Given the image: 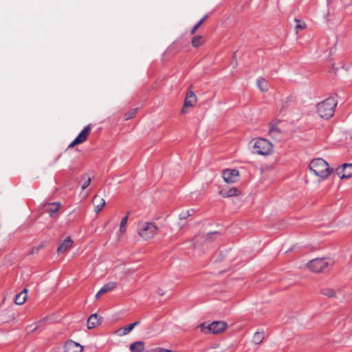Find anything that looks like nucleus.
I'll return each mask as SVG.
<instances>
[{"label":"nucleus","instance_id":"b1692460","mask_svg":"<svg viewBox=\"0 0 352 352\" xmlns=\"http://www.w3.org/2000/svg\"><path fill=\"white\" fill-rule=\"evenodd\" d=\"M195 212L194 209H189L186 210H183L179 215L180 219H186L188 217L192 215Z\"/></svg>","mask_w":352,"mask_h":352},{"label":"nucleus","instance_id":"5701e85b","mask_svg":"<svg viewBox=\"0 0 352 352\" xmlns=\"http://www.w3.org/2000/svg\"><path fill=\"white\" fill-rule=\"evenodd\" d=\"M321 293L329 298H333L336 296V292L331 288H324L321 290Z\"/></svg>","mask_w":352,"mask_h":352},{"label":"nucleus","instance_id":"c756f323","mask_svg":"<svg viewBox=\"0 0 352 352\" xmlns=\"http://www.w3.org/2000/svg\"><path fill=\"white\" fill-rule=\"evenodd\" d=\"M203 23V20H199L197 23H196L193 28L190 30V34H194L197 30L200 27V25Z\"/></svg>","mask_w":352,"mask_h":352},{"label":"nucleus","instance_id":"1a4fd4ad","mask_svg":"<svg viewBox=\"0 0 352 352\" xmlns=\"http://www.w3.org/2000/svg\"><path fill=\"white\" fill-rule=\"evenodd\" d=\"M197 102V96L194 94L192 91H188L186 94V98L184 100V103L183 108L182 109V113H185L186 107H192Z\"/></svg>","mask_w":352,"mask_h":352},{"label":"nucleus","instance_id":"4468645a","mask_svg":"<svg viewBox=\"0 0 352 352\" xmlns=\"http://www.w3.org/2000/svg\"><path fill=\"white\" fill-rule=\"evenodd\" d=\"M116 286V283L115 282H109L105 284L102 288L97 292L96 294V298H99L100 296L104 294L112 291Z\"/></svg>","mask_w":352,"mask_h":352},{"label":"nucleus","instance_id":"0eeeda50","mask_svg":"<svg viewBox=\"0 0 352 352\" xmlns=\"http://www.w3.org/2000/svg\"><path fill=\"white\" fill-rule=\"evenodd\" d=\"M239 177V172L236 169H225L223 172V177L228 184L236 182Z\"/></svg>","mask_w":352,"mask_h":352},{"label":"nucleus","instance_id":"7c9ffc66","mask_svg":"<svg viewBox=\"0 0 352 352\" xmlns=\"http://www.w3.org/2000/svg\"><path fill=\"white\" fill-rule=\"evenodd\" d=\"M137 110H138V109H132L131 111H130L128 113V114L126 115V120H129V119L132 118L134 116V115L135 114Z\"/></svg>","mask_w":352,"mask_h":352},{"label":"nucleus","instance_id":"a211bd4d","mask_svg":"<svg viewBox=\"0 0 352 352\" xmlns=\"http://www.w3.org/2000/svg\"><path fill=\"white\" fill-rule=\"evenodd\" d=\"M145 344L142 341H136L131 344V352H142L144 350Z\"/></svg>","mask_w":352,"mask_h":352},{"label":"nucleus","instance_id":"ea45409f","mask_svg":"<svg viewBox=\"0 0 352 352\" xmlns=\"http://www.w3.org/2000/svg\"><path fill=\"white\" fill-rule=\"evenodd\" d=\"M208 14H206L205 16H204V17L201 19V20H203V22L208 18Z\"/></svg>","mask_w":352,"mask_h":352},{"label":"nucleus","instance_id":"c9c22d12","mask_svg":"<svg viewBox=\"0 0 352 352\" xmlns=\"http://www.w3.org/2000/svg\"><path fill=\"white\" fill-rule=\"evenodd\" d=\"M42 323H43V321H42V320H41V321H39L38 323H36V325H35V327L32 329V331H35L36 329H37L40 327V325H41Z\"/></svg>","mask_w":352,"mask_h":352},{"label":"nucleus","instance_id":"f03ea898","mask_svg":"<svg viewBox=\"0 0 352 352\" xmlns=\"http://www.w3.org/2000/svg\"><path fill=\"white\" fill-rule=\"evenodd\" d=\"M337 104L338 101L335 97L327 98L318 103L317 112L320 118L328 120L334 115Z\"/></svg>","mask_w":352,"mask_h":352},{"label":"nucleus","instance_id":"6ab92c4d","mask_svg":"<svg viewBox=\"0 0 352 352\" xmlns=\"http://www.w3.org/2000/svg\"><path fill=\"white\" fill-rule=\"evenodd\" d=\"M28 290L24 289L21 293L18 294L14 299V302L16 305H23L27 299Z\"/></svg>","mask_w":352,"mask_h":352},{"label":"nucleus","instance_id":"c85d7f7f","mask_svg":"<svg viewBox=\"0 0 352 352\" xmlns=\"http://www.w3.org/2000/svg\"><path fill=\"white\" fill-rule=\"evenodd\" d=\"M133 329V326L130 324L122 329V335L124 336L129 333Z\"/></svg>","mask_w":352,"mask_h":352},{"label":"nucleus","instance_id":"cd10ccee","mask_svg":"<svg viewBox=\"0 0 352 352\" xmlns=\"http://www.w3.org/2000/svg\"><path fill=\"white\" fill-rule=\"evenodd\" d=\"M292 97L291 96H287L285 98L282 100V109H284L287 106V104L289 103L292 101Z\"/></svg>","mask_w":352,"mask_h":352},{"label":"nucleus","instance_id":"4c0bfd02","mask_svg":"<svg viewBox=\"0 0 352 352\" xmlns=\"http://www.w3.org/2000/svg\"><path fill=\"white\" fill-rule=\"evenodd\" d=\"M79 144L78 143H75V139L69 144V148L73 147L74 146Z\"/></svg>","mask_w":352,"mask_h":352},{"label":"nucleus","instance_id":"9d476101","mask_svg":"<svg viewBox=\"0 0 352 352\" xmlns=\"http://www.w3.org/2000/svg\"><path fill=\"white\" fill-rule=\"evenodd\" d=\"M65 352H82L83 347L78 342L67 340L64 346Z\"/></svg>","mask_w":352,"mask_h":352},{"label":"nucleus","instance_id":"f8f14e48","mask_svg":"<svg viewBox=\"0 0 352 352\" xmlns=\"http://www.w3.org/2000/svg\"><path fill=\"white\" fill-rule=\"evenodd\" d=\"M73 241L70 236L66 237L57 249L58 253H64L73 246Z\"/></svg>","mask_w":352,"mask_h":352},{"label":"nucleus","instance_id":"dca6fc26","mask_svg":"<svg viewBox=\"0 0 352 352\" xmlns=\"http://www.w3.org/2000/svg\"><path fill=\"white\" fill-rule=\"evenodd\" d=\"M60 202H53L49 204V206L46 208V210L51 217L54 218L56 217L55 214L60 209Z\"/></svg>","mask_w":352,"mask_h":352},{"label":"nucleus","instance_id":"a878e982","mask_svg":"<svg viewBox=\"0 0 352 352\" xmlns=\"http://www.w3.org/2000/svg\"><path fill=\"white\" fill-rule=\"evenodd\" d=\"M82 179H84V182L82 184L81 188L82 190L86 189L90 184L91 182V179L89 177H87V175H84L82 176Z\"/></svg>","mask_w":352,"mask_h":352},{"label":"nucleus","instance_id":"a19ab883","mask_svg":"<svg viewBox=\"0 0 352 352\" xmlns=\"http://www.w3.org/2000/svg\"><path fill=\"white\" fill-rule=\"evenodd\" d=\"M330 1H331V0H327V6H329V3H330Z\"/></svg>","mask_w":352,"mask_h":352},{"label":"nucleus","instance_id":"6e6552de","mask_svg":"<svg viewBox=\"0 0 352 352\" xmlns=\"http://www.w3.org/2000/svg\"><path fill=\"white\" fill-rule=\"evenodd\" d=\"M336 171L341 179L352 177V164H344L338 167Z\"/></svg>","mask_w":352,"mask_h":352},{"label":"nucleus","instance_id":"bb28decb","mask_svg":"<svg viewBox=\"0 0 352 352\" xmlns=\"http://www.w3.org/2000/svg\"><path fill=\"white\" fill-rule=\"evenodd\" d=\"M212 236H220V233L217 231L208 233L205 239V243H208L211 242Z\"/></svg>","mask_w":352,"mask_h":352},{"label":"nucleus","instance_id":"37998d69","mask_svg":"<svg viewBox=\"0 0 352 352\" xmlns=\"http://www.w3.org/2000/svg\"><path fill=\"white\" fill-rule=\"evenodd\" d=\"M295 21L298 23H300V21L299 20H297V19H295Z\"/></svg>","mask_w":352,"mask_h":352},{"label":"nucleus","instance_id":"e433bc0d","mask_svg":"<svg viewBox=\"0 0 352 352\" xmlns=\"http://www.w3.org/2000/svg\"><path fill=\"white\" fill-rule=\"evenodd\" d=\"M120 231L121 233H124L126 232V226H120Z\"/></svg>","mask_w":352,"mask_h":352},{"label":"nucleus","instance_id":"79ce46f5","mask_svg":"<svg viewBox=\"0 0 352 352\" xmlns=\"http://www.w3.org/2000/svg\"><path fill=\"white\" fill-rule=\"evenodd\" d=\"M159 294L160 295H163V293H162V292H159Z\"/></svg>","mask_w":352,"mask_h":352},{"label":"nucleus","instance_id":"aec40b11","mask_svg":"<svg viewBox=\"0 0 352 352\" xmlns=\"http://www.w3.org/2000/svg\"><path fill=\"white\" fill-rule=\"evenodd\" d=\"M264 339V331H256L252 338V342L255 344H261Z\"/></svg>","mask_w":352,"mask_h":352},{"label":"nucleus","instance_id":"473e14b6","mask_svg":"<svg viewBox=\"0 0 352 352\" xmlns=\"http://www.w3.org/2000/svg\"><path fill=\"white\" fill-rule=\"evenodd\" d=\"M128 217H129V214H127L125 217H124L122 219L121 222H120V226H122V227L126 226L127 220H128Z\"/></svg>","mask_w":352,"mask_h":352},{"label":"nucleus","instance_id":"412c9836","mask_svg":"<svg viewBox=\"0 0 352 352\" xmlns=\"http://www.w3.org/2000/svg\"><path fill=\"white\" fill-rule=\"evenodd\" d=\"M257 86L261 91L265 92L267 91L268 87H267V82L264 78H260L257 80L256 82Z\"/></svg>","mask_w":352,"mask_h":352},{"label":"nucleus","instance_id":"58836bf2","mask_svg":"<svg viewBox=\"0 0 352 352\" xmlns=\"http://www.w3.org/2000/svg\"><path fill=\"white\" fill-rule=\"evenodd\" d=\"M140 323V322L138 320V321H136V322H133V323H132V324H131V325L133 326V327L134 328L135 327H136L137 325H138Z\"/></svg>","mask_w":352,"mask_h":352},{"label":"nucleus","instance_id":"4be33fe9","mask_svg":"<svg viewBox=\"0 0 352 352\" xmlns=\"http://www.w3.org/2000/svg\"><path fill=\"white\" fill-rule=\"evenodd\" d=\"M192 45L194 47H199L202 45V36L200 35L195 36L192 39Z\"/></svg>","mask_w":352,"mask_h":352},{"label":"nucleus","instance_id":"f704fd0d","mask_svg":"<svg viewBox=\"0 0 352 352\" xmlns=\"http://www.w3.org/2000/svg\"><path fill=\"white\" fill-rule=\"evenodd\" d=\"M155 352H176V351L164 349H158L156 350Z\"/></svg>","mask_w":352,"mask_h":352},{"label":"nucleus","instance_id":"20e7f679","mask_svg":"<svg viewBox=\"0 0 352 352\" xmlns=\"http://www.w3.org/2000/svg\"><path fill=\"white\" fill-rule=\"evenodd\" d=\"M227 327V324L223 321H214L211 323L203 322L199 325L201 332L204 333L218 334L223 331Z\"/></svg>","mask_w":352,"mask_h":352},{"label":"nucleus","instance_id":"ddd939ff","mask_svg":"<svg viewBox=\"0 0 352 352\" xmlns=\"http://www.w3.org/2000/svg\"><path fill=\"white\" fill-rule=\"evenodd\" d=\"M101 319H102V318L98 314H91L87 320V328L89 329L95 328L96 327H97L98 325L100 324Z\"/></svg>","mask_w":352,"mask_h":352},{"label":"nucleus","instance_id":"7ed1b4c3","mask_svg":"<svg viewBox=\"0 0 352 352\" xmlns=\"http://www.w3.org/2000/svg\"><path fill=\"white\" fill-rule=\"evenodd\" d=\"M273 149L272 143L265 138H258L253 146V153L261 155H270Z\"/></svg>","mask_w":352,"mask_h":352},{"label":"nucleus","instance_id":"2f4dec72","mask_svg":"<svg viewBox=\"0 0 352 352\" xmlns=\"http://www.w3.org/2000/svg\"><path fill=\"white\" fill-rule=\"evenodd\" d=\"M42 248V246H40V247H37V248H33L28 253L29 255H31V254H35V253H38V251L41 250V248Z\"/></svg>","mask_w":352,"mask_h":352},{"label":"nucleus","instance_id":"2eb2a0df","mask_svg":"<svg viewBox=\"0 0 352 352\" xmlns=\"http://www.w3.org/2000/svg\"><path fill=\"white\" fill-rule=\"evenodd\" d=\"M93 201L95 204V211L97 213L99 212L106 204L104 199L98 195H96L94 197Z\"/></svg>","mask_w":352,"mask_h":352},{"label":"nucleus","instance_id":"9b49d317","mask_svg":"<svg viewBox=\"0 0 352 352\" xmlns=\"http://www.w3.org/2000/svg\"><path fill=\"white\" fill-rule=\"evenodd\" d=\"M91 132V125L86 126L75 138V143L81 144L85 142Z\"/></svg>","mask_w":352,"mask_h":352},{"label":"nucleus","instance_id":"f257e3e1","mask_svg":"<svg viewBox=\"0 0 352 352\" xmlns=\"http://www.w3.org/2000/svg\"><path fill=\"white\" fill-rule=\"evenodd\" d=\"M309 168L311 173L322 179H327L333 172V168H331L329 164L322 158L312 160Z\"/></svg>","mask_w":352,"mask_h":352},{"label":"nucleus","instance_id":"72a5a7b5","mask_svg":"<svg viewBox=\"0 0 352 352\" xmlns=\"http://www.w3.org/2000/svg\"><path fill=\"white\" fill-rule=\"evenodd\" d=\"M305 27H306V25L305 23L297 24L296 26V29L298 31V29H304V28H305Z\"/></svg>","mask_w":352,"mask_h":352},{"label":"nucleus","instance_id":"393cba45","mask_svg":"<svg viewBox=\"0 0 352 352\" xmlns=\"http://www.w3.org/2000/svg\"><path fill=\"white\" fill-rule=\"evenodd\" d=\"M280 133V130L275 125H272L269 129V134L272 137H276V135Z\"/></svg>","mask_w":352,"mask_h":352},{"label":"nucleus","instance_id":"423d86ee","mask_svg":"<svg viewBox=\"0 0 352 352\" xmlns=\"http://www.w3.org/2000/svg\"><path fill=\"white\" fill-rule=\"evenodd\" d=\"M329 266V262L324 258H315L307 263L309 269L316 273L323 272Z\"/></svg>","mask_w":352,"mask_h":352},{"label":"nucleus","instance_id":"f3484780","mask_svg":"<svg viewBox=\"0 0 352 352\" xmlns=\"http://www.w3.org/2000/svg\"><path fill=\"white\" fill-rule=\"evenodd\" d=\"M239 190L235 187L230 188L229 189H223L220 191V195L223 197H230L236 196L239 194Z\"/></svg>","mask_w":352,"mask_h":352},{"label":"nucleus","instance_id":"39448f33","mask_svg":"<svg viewBox=\"0 0 352 352\" xmlns=\"http://www.w3.org/2000/svg\"><path fill=\"white\" fill-rule=\"evenodd\" d=\"M157 230L158 228L153 223L142 222L138 225V233L145 240L152 239L157 234Z\"/></svg>","mask_w":352,"mask_h":352}]
</instances>
